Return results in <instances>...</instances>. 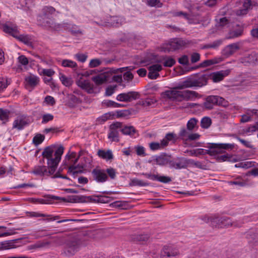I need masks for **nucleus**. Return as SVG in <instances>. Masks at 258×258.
<instances>
[{
  "mask_svg": "<svg viewBox=\"0 0 258 258\" xmlns=\"http://www.w3.org/2000/svg\"><path fill=\"white\" fill-rule=\"evenodd\" d=\"M9 112L7 110L0 109V120L4 122L8 120Z\"/></svg>",
  "mask_w": 258,
  "mask_h": 258,
  "instance_id": "42",
  "label": "nucleus"
},
{
  "mask_svg": "<svg viewBox=\"0 0 258 258\" xmlns=\"http://www.w3.org/2000/svg\"><path fill=\"white\" fill-rule=\"evenodd\" d=\"M18 59L19 62L23 66H26L28 64V59L25 55H20L18 57Z\"/></svg>",
  "mask_w": 258,
  "mask_h": 258,
  "instance_id": "58",
  "label": "nucleus"
},
{
  "mask_svg": "<svg viewBox=\"0 0 258 258\" xmlns=\"http://www.w3.org/2000/svg\"><path fill=\"white\" fill-rule=\"evenodd\" d=\"M198 122V120L196 118H190L188 121L187 124H186L187 130L189 131H192L195 128V127L197 126Z\"/></svg>",
  "mask_w": 258,
  "mask_h": 258,
  "instance_id": "37",
  "label": "nucleus"
},
{
  "mask_svg": "<svg viewBox=\"0 0 258 258\" xmlns=\"http://www.w3.org/2000/svg\"><path fill=\"white\" fill-rule=\"evenodd\" d=\"M148 4L151 7H161L162 4L159 0H149Z\"/></svg>",
  "mask_w": 258,
  "mask_h": 258,
  "instance_id": "54",
  "label": "nucleus"
},
{
  "mask_svg": "<svg viewBox=\"0 0 258 258\" xmlns=\"http://www.w3.org/2000/svg\"><path fill=\"white\" fill-rule=\"evenodd\" d=\"M43 75L49 77H51L55 73V72L51 69H43L42 71Z\"/></svg>",
  "mask_w": 258,
  "mask_h": 258,
  "instance_id": "57",
  "label": "nucleus"
},
{
  "mask_svg": "<svg viewBox=\"0 0 258 258\" xmlns=\"http://www.w3.org/2000/svg\"><path fill=\"white\" fill-rule=\"evenodd\" d=\"M92 173L94 179L99 182H104L108 178L105 171L103 170L94 169L93 170Z\"/></svg>",
  "mask_w": 258,
  "mask_h": 258,
  "instance_id": "17",
  "label": "nucleus"
},
{
  "mask_svg": "<svg viewBox=\"0 0 258 258\" xmlns=\"http://www.w3.org/2000/svg\"><path fill=\"white\" fill-rule=\"evenodd\" d=\"M212 123L211 119L208 117H203L201 121V126L202 128H208Z\"/></svg>",
  "mask_w": 258,
  "mask_h": 258,
  "instance_id": "38",
  "label": "nucleus"
},
{
  "mask_svg": "<svg viewBox=\"0 0 258 258\" xmlns=\"http://www.w3.org/2000/svg\"><path fill=\"white\" fill-rule=\"evenodd\" d=\"M114 114L111 112H108L103 114L100 117H98L97 121L98 123L102 124L106 121L107 120L113 118Z\"/></svg>",
  "mask_w": 258,
  "mask_h": 258,
  "instance_id": "32",
  "label": "nucleus"
},
{
  "mask_svg": "<svg viewBox=\"0 0 258 258\" xmlns=\"http://www.w3.org/2000/svg\"><path fill=\"white\" fill-rule=\"evenodd\" d=\"M177 139V136L175 134L173 133H168L162 140L163 145H164L165 147H166L168 145L169 142L175 143Z\"/></svg>",
  "mask_w": 258,
  "mask_h": 258,
  "instance_id": "29",
  "label": "nucleus"
},
{
  "mask_svg": "<svg viewBox=\"0 0 258 258\" xmlns=\"http://www.w3.org/2000/svg\"><path fill=\"white\" fill-rule=\"evenodd\" d=\"M213 226L217 228H228L229 227H240L243 222L232 221L228 217H211L209 220Z\"/></svg>",
  "mask_w": 258,
  "mask_h": 258,
  "instance_id": "5",
  "label": "nucleus"
},
{
  "mask_svg": "<svg viewBox=\"0 0 258 258\" xmlns=\"http://www.w3.org/2000/svg\"><path fill=\"white\" fill-rule=\"evenodd\" d=\"M48 235L49 234L48 233L47 231L46 230H38L35 232V233L33 234V235L37 238L43 237Z\"/></svg>",
  "mask_w": 258,
  "mask_h": 258,
  "instance_id": "45",
  "label": "nucleus"
},
{
  "mask_svg": "<svg viewBox=\"0 0 258 258\" xmlns=\"http://www.w3.org/2000/svg\"><path fill=\"white\" fill-rule=\"evenodd\" d=\"M50 244V242L48 241H39L33 244L28 246V249L30 250L33 249L41 248L43 247H48Z\"/></svg>",
  "mask_w": 258,
  "mask_h": 258,
  "instance_id": "28",
  "label": "nucleus"
},
{
  "mask_svg": "<svg viewBox=\"0 0 258 258\" xmlns=\"http://www.w3.org/2000/svg\"><path fill=\"white\" fill-rule=\"evenodd\" d=\"M154 162L155 164L160 165L163 166L166 165L168 163L167 158L164 156H158L154 160Z\"/></svg>",
  "mask_w": 258,
  "mask_h": 258,
  "instance_id": "35",
  "label": "nucleus"
},
{
  "mask_svg": "<svg viewBox=\"0 0 258 258\" xmlns=\"http://www.w3.org/2000/svg\"><path fill=\"white\" fill-rule=\"evenodd\" d=\"M252 6L251 0H245L242 8L236 11V15L239 16L246 15Z\"/></svg>",
  "mask_w": 258,
  "mask_h": 258,
  "instance_id": "22",
  "label": "nucleus"
},
{
  "mask_svg": "<svg viewBox=\"0 0 258 258\" xmlns=\"http://www.w3.org/2000/svg\"><path fill=\"white\" fill-rule=\"evenodd\" d=\"M239 49L238 43H232L226 46L222 50V54L226 57H228L233 54Z\"/></svg>",
  "mask_w": 258,
  "mask_h": 258,
  "instance_id": "20",
  "label": "nucleus"
},
{
  "mask_svg": "<svg viewBox=\"0 0 258 258\" xmlns=\"http://www.w3.org/2000/svg\"><path fill=\"white\" fill-rule=\"evenodd\" d=\"M162 70V67L159 64H154L148 68V77L151 79H156L159 76V72Z\"/></svg>",
  "mask_w": 258,
  "mask_h": 258,
  "instance_id": "16",
  "label": "nucleus"
},
{
  "mask_svg": "<svg viewBox=\"0 0 258 258\" xmlns=\"http://www.w3.org/2000/svg\"><path fill=\"white\" fill-rule=\"evenodd\" d=\"M189 44V42L187 40L178 38L174 39L170 41L168 43L166 44L165 47V51L168 52L174 51L186 47Z\"/></svg>",
  "mask_w": 258,
  "mask_h": 258,
  "instance_id": "9",
  "label": "nucleus"
},
{
  "mask_svg": "<svg viewBox=\"0 0 258 258\" xmlns=\"http://www.w3.org/2000/svg\"><path fill=\"white\" fill-rule=\"evenodd\" d=\"M178 90L176 86L162 92L161 96L164 99L176 102L191 101L199 96V94L194 91Z\"/></svg>",
  "mask_w": 258,
  "mask_h": 258,
  "instance_id": "2",
  "label": "nucleus"
},
{
  "mask_svg": "<svg viewBox=\"0 0 258 258\" xmlns=\"http://www.w3.org/2000/svg\"><path fill=\"white\" fill-rule=\"evenodd\" d=\"M61 25H62V29L61 30H62L63 29H68L73 34H82V31L76 25H69L68 26H64V24Z\"/></svg>",
  "mask_w": 258,
  "mask_h": 258,
  "instance_id": "30",
  "label": "nucleus"
},
{
  "mask_svg": "<svg viewBox=\"0 0 258 258\" xmlns=\"http://www.w3.org/2000/svg\"><path fill=\"white\" fill-rule=\"evenodd\" d=\"M135 149L138 156L142 157H145L146 156L145 149L144 147L140 145L136 146L135 147Z\"/></svg>",
  "mask_w": 258,
  "mask_h": 258,
  "instance_id": "41",
  "label": "nucleus"
},
{
  "mask_svg": "<svg viewBox=\"0 0 258 258\" xmlns=\"http://www.w3.org/2000/svg\"><path fill=\"white\" fill-rule=\"evenodd\" d=\"M55 171L52 169L51 170L48 166H36L33 168L32 173L40 176H50L53 175L55 173Z\"/></svg>",
  "mask_w": 258,
  "mask_h": 258,
  "instance_id": "13",
  "label": "nucleus"
},
{
  "mask_svg": "<svg viewBox=\"0 0 258 258\" xmlns=\"http://www.w3.org/2000/svg\"><path fill=\"white\" fill-rule=\"evenodd\" d=\"M43 15L39 21L41 24L46 29L49 30L60 31L62 29V25L56 23L54 19L49 18V15L53 14L55 9L51 6H46L43 8Z\"/></svg>",
  "mask_w": 258,
  "mask_h": 258,
  "instance_id": "3",
  "label": "nucleus"
},
{
  "mask_svg": "<svg viewBox=\"0 0 258 258\" xmlns=\"http://www.w3.org/2000/svg\"><path fill=\"white\" fill-rule=\"evenodd\" d=\"M59 79L62 84L67 87L71 86L73 83V80L71 78H68L62 74H59Z\"/></svg>",
  "mask_w": 258,
  "mask_h": 258,
  "instance_id": "34",
  "label": "nucleus"
},
{
  "mask_svg": "<svg viewBox=\"0 0 258 258\" xmlns=\"http://www.w3.org/2000/svg\"><path fill=\"white\" fill-rule=\"evenodd\" d=\"M25 81L26 82L27 86L34 88L38 84L39 82V79L38 77L35 75H30L26 77Z\"/></svg>",
  "mask_w": 258,
  "mask_h": 258,
  "instance_id": "26",
  "label": "nucleus"
},
{
  "mask_svg": "<svg viewBox=\"0 0 258 258\" xmlns=\"http://www.w3.org/2000/svg\"><path fill=\"white\" fill-rule=\"evenodd\" d=\"M253 115L258 116V110L257 109H247L245 114L242 115L240 121L242 122H246L250 120L251 117Z\"/></svg>",
  "mask_w": 258,
  "mask_h": 258,
  "instance_id": "24",
  "label": "nucleus"
},
{
  "mask_svg": "<svg viewBox=\"0 0 258 258\" xmlns=\"http://www.w3.org/2000/svg\"><path fill=\"white\" fill-rule=\"evenodd\" d=\"M61 64L63 67H68L70 68H76L77 64L75 61L70 59H63L61 61Z\"/></svg>",
  "mask_w": 258,
  "mask_h": 258,
  "instance_id": "36",
  "label": "nucleus"
},
{
  "mask_svg": "<svg viewBox=\"0 0 258 258\" xmlns=\"http://www.w3.org/2000/svg\"><path fill=\"white\" fill-rule=\"evenodd\" d=\"M63 151L64 148L62 146L55 145H51L44 149L42 155L47 160V164L51 171L53 169L55 171Z\"/></svg>",
  "mask_w": 258,
  "mask_h": 258,
  "instance_id": "1",
  "label": "nucleus"
},
{
  "mask_svg": "<svg viewBox=\"0 0 258 258\" xmlns=\"http://www.w3.org/2000/svg\"><path fill=\"white\" fill-rule=\"evenodd\" d=\"M81 243L78 240L73 239L68 241L65 245V252L68 255H73L79 250Z\"/></svg>",
  "mask_w": 258,
  "mask_h": 258,
  "instance_id": "11",
  "label": "nucleus"
},
{
  "mask_svg": "<svg viewBox=\"0 0 258 258\" xmlns=\"http://www.w3.org/2000/svg\"><path fill=\"white\" fill-rule=\"evenodd\" d=\"M229 24V20L226 17L220 18L217 21L218 27H223Z\"/></svg>",
  "mask_w": 258,
  "mask_h": 258,
  "instance_id": "46",
  "label": "nucleus"
},
{
  "mask_svg": "<svg viewBox=\"0 0 258 258\" xmlns=\"http://www.w3.org/2000/svg\"><path fill=\"white\" fill-rule=\"evenodd\" d=\"M224 99L218 96H210L206 98V101L204 103L205 108L211 109L213 108L214 104H222Z\"/></svg>",
  "mask_w": 258,
  "mask_h": 258,
  "instance_id": "15",
  "label": "nucleus"
},
{
  "mask_svg": "<svg viewBox=\"0 0 258 258\" xmlns=\"http://www.w3.org/2000/svg\"><path fill=\"white\" fill-rule=\"evenodd\" d=\"M175 63V60L172 57H168L164 60L163 65L166 67H171Z\"/></svg>",
  "mask_w": 258,
  "mask_h": 258,
  "instance_id": "48",
  "label": "nucleus"
},
{
  "mask_svg": "<svg viewBox=\"0 0 258 258\" xmlns=\"http://www.w3.org/2000/svg\"><path fill=\"white\" fill-rule=\"evenodd\" d=\"M77 85L82 89L85 90L88 93L93 91V85L88 80H84L80 78L77 82Z\"/></svg>",
  "mask_w": 258,
  "mask_h": 258,
  "instance_id": "18",
  "label": "nucleus"
},
{
  "mask_svg": "<svg viewBox=\"0 0 258 258\" xmlns=\"http://www.w3.org/2000/svg\"><path fill=\"white\" fill-rule=\"evenodd\" d=\"M243 30L241 29L236 31H232L230 33V38H236L240 36L242 34Z\"/></svg>",
  "mask_w": 258,
  "mask_h": 258,
  "instance_id": "52",
  "label": "nucleus"
},
{
  "mask_svg": "<svg viewBox=\"0 0 258 258\" xmlns=\"http://www.w3.org/2000/svg\"><path fill=\"white\" fill-rule=\"evenodd\" d=\"M79 157L76 158V153L75 152H72L69 155H67L64 159L63 161V164L65 166L69 167L68 172L72 173L73 174L78 172H81L84 169V167L82 166H75Z\"/></svg>",
  "mask_w": 258,
  "mask_h": 258,
  "instance_id": "6",
  "label": "nucleus"
},
{
  "mask_svg": "<svg viewBox=\"0 0 258 258\" xmlns=\"http://www.w3.org/2000/svg\"><path fill=\"white\" fill-rule=\"evenodd\" d=\"M189 134L187 130L184 128H182L179 133V136L182 140L187 141Z\"/></svg>",
  "mask_w": 258,
  "mask_h": 258,
  "instance_id": "40",
  "label": "nucleus"
},
{
  "mask_svg": "<svg viewBox=\"0 0 258 258\" xmlns=\"http://www.w3.org/2000/svg\"><path fill=\"white\" fill-rule=\"evenodd\" d=\"M179 254L178 249L172 246H164L161 251L162 258H173L178 256Z\"/></svg>",
  "mask_w": 258,
  "mask_h": 258,
  "instance_id": "12",
  "label": "nucleus"
},
{
  "mask_svg": "<svg viewBox=\"0 0 258 258\" xmlns=\"http://www.w3.org/2000/svg\"><path fill=\"white\" fill-rule=\"evenodd\" d=\"M105 104L108 107H112L114 108H120L123 106V105L111 100L107 101L105 102Z\"/></svg>",
  "mask_w": 258,
  "mask_h": 258,
  "instance_id": "50",
  "label": "nucleus"
},
{
  "mask_svg": "<svg viewBox=\"0 0 258 258\" xmlns=\"http://www.w3.org/2000/svg\"><path fill=\"white\" fill-rule=\"evenodd\" d=\"M150 149L152 151L161 150L164 148L165 147L163 145L162 140L160 143L158 142H151L149 144Z\"/></svg>",
  "mask_w": 258,
  "mask_h": 258,
  "instance_id": "33",
  "label": "nucleus"
},
{
  "mask_svg": "<svg viewBox=\"0 0 258 258\" xmlns=\"http://www.w3.org/2000/svg\"><path fill=\"white\" fill-rule=\"evenodd\" d=\"M116 86H110L107 87L106 89L105 94L106 96H111L114 92Z\"/></svg>",
  "mask_w": 258,
  "mask_h": 258,
  "instance_id": "59",
  "label": "nucleus"
},
{
  "mask_svg": "<svg viewBox=\"0 0 258 258\" xmlns=\"http://www.w3.org/2000/svg\"><path fill=\"white\" fill-rule=\"evenodd\" d=\"M132 182L133 185L135 186L138 185L144 186L148 185V183L146 182L137 178L133 179L132 180Z\"/></svg>",
  "mask_w": 258,
  "mask_h": 258,
  "instance_id": "49",
  "label": "nucleus"
},
{
  "mask_svg": "<svg viewBox=\"0 0 258 258\" xmlns=\"http://www.w3.org/2000/svg\"><path fill=\"white\" fill-rule=\"evenodd\" d=\"M156 180H158V181L163 182V183H168V182H170L171 181V179L170 177H167V176H158L157 175Z\"/></svg>",
  "mask_w": 258,
  "mask_h": 258,
  "instance_id": "53",
  "label": "nucleus"
},
{
  "mask_svg": "<svg viewBox=\"0 0 258 258\" xmlns=\"http://www.w3.org/2000/svg\"><path fill=\"white\" fill-rule=\"evenodd\" d=\"M120 132L124 135L133 137L136 133L137 131L133 126L125 125L123 126L121 123Z\"/></svg>",
  "mask_w": 258,
  "mask_h": 258,
  "instance_id": "27",
  "label": "nucleus"
},
{
  "mask_svg": "<svg viewBox=\"0 0 258 258\" xmlns=\"http://www.w3.org/2000/svg\"><path fill=\"white\" fill-rule=\"evenodd\" d=\"M136 240L141 244L147 242L149 239V235L147 234L138 235L136 237Z\"/></svg>",
  "mask_w": 258,
  "mask_h": 258,
  "instance_id": "39",
  "label": "nucleus"
},
{
  "mask_svg": "<svg viewBox=\"0 0 258 258\" xmlns=\"http://www.w3.org/2000/svg\"><path fill=\"white\" fill-rule=\"evenodd\" d=\"M121 128V122H114L109 127L108 138L111 142H118L119 141V134Z\"/></svg>",
  "mask_w": 258,
  "mask_h": 258,
  "instance_id": "8",
  "label": "nucleus"
},
{
  "mask_svg": "<svg viewBox=\"0 0 258 258\" xmlns=\"http://www.w3.org/2000/svg\"><path fill=\"white\" fill-rule=\"evenodd\" d=\"M20 41L24 42L25 44H29L31 42V37L30 36L26 35H21L20 36L17 35V37H16Z\"/></svg>",
  "mask_w": 258,
  "mask_h": 258,
  "instance_id": "44",
  "label": "nucleus"
},
{
  "mask_svg": "<svg viewBox=\"0 0 258 258\" xmlns=\"http://www.w3.org/2000/svg\"><path fill=\"white\" fill-rule=\"evenodd\" d=\"M75 57L79 61L84 62L86 60L87 55L83 53H77L75 55Z\"/></svg>",
  "mask_w": 258,
  "mask_h": 258,
  "instance_id": "56",
  "label": "nucleus"
},
{
  "mask_svg": "<svg viewBox=\"0 0 258 258\" xmlns=\"http://www.w3.org/2000/svg\"><path fill=\"white\" fill-rule=\"evenodd\" d=\"M234 145L232 144H212L206 153L210 156H215L224 152V150L232 149Z\"/></svg>",
  "mask_w": 258,
  "mask_h": 258,
  "instance_id": "7",
  "label": "nucleus"
},
{
  "mask_svg": "<svg viewBox=\"0 0 258 258\" xmlns=\"http://www.w3.org/2000/svg\"><path fill=\"white\" fill-rule=\"evenodd\" d=\"M97 155L101 158L107 161L112 160L113 158V155L110 150H99L97 152Z\"/></svg>",
  "mask_w": 258,
  "mask_h": 258,
  "instance_id": "25",
  "label": "nucleus"
},
{
  "mask_svg": "<svg viewBox=\"0 0 258 258\" xmlns=\"http://www.w3.org/2000/svg\"><path fill=\"white\" fill-rule=\"evenodd\" d=\"M110 74L108 72H104L95 76L92 78V80L97 85H100L105 83L108 80Z\"/></svg>",
  "mask_w": 258,
  "mask_h": 258,
  "instance_id": "19",
  "label": "nucleus"
},
{
  "mask_svg": "<svg viewBox=\"0 0 258 258\" xmlns=\"http://www.w3.org/2000/svg\"><path fill=\"white\" fill-rule=\"evenodd\" d=\"M230 185H236L239 186H244L246 184V181L243 179L241 176L237 177L234 180L230 181L228 182Z\"/></svg>",
  "mask_w": 258,
  "mask_h": 258,
  "instance_id": "31",
  "label": "nucleus"
},
{
  "mask_svg": "<svg viewBox=\"0 0 258 258\" xmlns=\"http://www.w3.org/2000/svg\"><path fill=\"white\" fill-rule=\"evenodd\" d=\"M106 172L111 179L115 178L116 176L115 170L112 168H109L106 169Z\"/></svg>",
  "mask_w": 258,
  "mask_h": 258,
  "instance_id": "61",
  "label": "nucleus"
},
{
  "mask_svg": "<svg viewBox=\"0 0 258 258\" xmlns=\"http://www.w3.org/2000/svg\"><path fill=\"white\" fill-rule=\"evenodd\" d=\"M45 102L47 104L51 106L54 105L55 103V101L54 98L51 96H47L45 98Z\"/></svg>",
  "mask_w": 258,
  "mask_h": 258,
  "instance_id": "60",
  "label": "nucleus"
},
{
  "mask_svg": "<svg viewBox=\"0 0 258 258\" xmlns=\"http://www.w3.org/2000/svg\"><path fill=\"white\" fill-rule=\"evenodd\" d=\"M44 140V136L41 134H37L33 139V143L35 145L40 144Z\"/></svg>",
  "mask_w": 258,
  "mask_h": 258,
  "instance_id": "43",
  "label": "nucleus"
},
{
  "mask_svg": "<svg viewBox=\"0 0 258 258\" xmlns=\"http://www.w3.org/2000/svg\"><path fill=\"white\" fill-rule=\"evenodd\" d=\"M29 120L28 117L25 115L18 116L13 123V128H16L18 130H21L25 126L29 124Z\"/></svg>",
  "mask_w": 258,
  "mask_h": 258,
  "instance_id": "14",
  "label": "nucleus"
},
{
  "mask_svg": "<svg viewBox=\"0 0 258 258\" xmlns=\"http://www.w3.org/2000/svg\"><path fill=\"white\" fill-rule=\"evenodd\" d=\"M3 30L5 32L9 33L14 36L17 37L18 34L17 26L15 24H5L3 25Z\"/></svg>",
  "mask_w": 258,
  "mask_h": 258,
  "instance_id": "23",
  "label": "nucleus"
},
{
  "mask_svg": "<svg viewBox=\"0 0 258 258\" xmlns=\"http://www.w3.org/2000/svg\"><path fill=\"white\" fill-rule=\"evenodd\" d=\"M53 115L49 114V113L44 114L42 116V123H46L49 121H51L52 120H53Z\"/></svg>",
  "mask_w": 258,
  "mask_h": 258,
  "instance_id": "51",
  "label": "nucleus"
},
{
  "mask_svg": "<svg viewBox=\"0 0 258 258\" xmlns=\"http://www.w3.org/2000/svg\"><path fill=\"white\" fill-rule=\"evenodd\" d=\"M102 63V61L98 58L92 59L89 62L90 68H95L99 66Z\"/></svg>",
  "mask_w": 258,
  "mask_h": 258,
  "instance_id": "47",
  "label": "nucleus"
},
{
  "mask_svg": "<svg viewBox=\"0 0 258 258\" xmlns=\"http://www.w3.org/2000/svg\"><path fill=\"white\" fill-rule=\"evenodd\" d=\"M222 43V40H218L208 45V48H216L221 45Z\"/></svg>",
  "mask_w": 258,
  "mask_h": 258,
  "instance_id": "55",
  "label": "nucleus"
},
{
  "mask_svg": "<svg viewBox=\"0 0 258 258\" xmlns=\"http://www.w3.org/2000/svg\"><path fill=\"white\" fill-rule=\"evenodd\" d=\"M229 73V70L218 71L212 74L210 78L214 82L217 83L223 80Z\"/></svg>",
  "mask_w": 258,
  "mask_h": 258,
  "instance_id": "21",
  "label": "nucleus"
},
{
  "mask_svg": "<svg viewBox=\"0 0 258 258\" xmlns=\"http://www.w3.org/2000/svg\"><path fill=\"white\" fill-rule=\"evenodd\" d=\"M7 86V80L4 78L0 79V91H3Z\"/></svg>",
  "mask_w": 258,
  "mask_h": 258,
  "instance_id": "62",
  "label": "nucleus"
},
{
  "mask_svg": "<svg viewBox=\"0 0 258 258\" xmlns=\"http://www.w3.org/2000/svg\"><path fill=\"white\" fill-rule=\"evenodd\" d=\"M140 97L139 92L136 91H130L122 93L116 96V100L118 101L130 102L138 99Z\"/></svg>",
  "mask_w": 258,
  "mask_h": 258,
  "instance_id": "10",
  "label": "nucleus"
},
{
  "mask_svg": "<svg viewBox=\"0 0 258 258\" xmlns=\"http://www.w3.org/2000/svg\"><path fill=\"white\" fill-rule=\"evenodd\" d=\"M200 58V55L198 53H194L191 55V61L192 63H195L198 61Z\"/></svg>",
  "mask_w": 258,
  "mask_h": 258,
  "instance_id": "64",
  "label": "nucleus"
},
{
  "mask_svg": "<svg viewBox=\"0 0 258 258\" xmlns=\"http://www.w3.org/2000/svg\"><path fill=\"white\" fill-rule=\"evenodd\" d=\"M208 79V76L206 75H203L198 79L189 78L179 84L177 88L182 90L188 88L202 87L207 84Z\"/></svg>",
  "mask_w": 258,
  "mask_h": 258,
  "instance_id": "4",
  "label": "nucleus"
},
{
  "mask_svg": "<svg viewBox=\"0 0 258 258\" xmlns=\"http://www.w3.org/2000/svg\"><path fill=\"white\" fill-rule=\"evenodd\" d=\"M178 62L179 63L186 65L188 63V57L187 55H183L178 59Z\"/></svg>",
  "mask_w": 258,
  "mask_h": 258,
  "instance_id": "63",
  "label": "nucleus"
}]
</instances>
